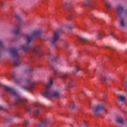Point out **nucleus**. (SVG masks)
Wrapping results in <instances>:
<instances>
[{"label":"nucleus","mask_w":127,"mask_h":127,"mask_svg":"<svg viewBox=\"0 0 127 127\" xmlns=\"http://www.w3.org/2000/svg\"><path fill=\"white\" fill-rule=\"evenodd\" d=\"M51 119L49 117H45L42 119L40 121V124H36V127H44L48 126L50 124Z\"/></svg>","instance_id":"6e6552de"},{"label":"nucleus","mask_w":127,"mask_h":127,"mask_svg":"<svg viewBox=\"0 0 127 127\" xmlns=\"http://www.w3.org/2000/svg\"><path fill=\"white\" fill-rule=\"evenodd\" d=\"M106 4L108 7H111V6H112V4L110 2H107Z\"/></svg>","instance_id":"473e14b6"},{"label":"nucleus","mask_w":127,"mask_h":127,"mask_svg":"<svg viewBox=\"0 0 127 127\" xmlns=\"http://www.w3.org/2000/svg\"><path fill=\"white\" fill-rule=\"evenodd\" d=\"M50 69H51V70H52V69H54V66H53V65H51L50 67Z\"/></svg>","instance_id":"79ce46f5"},{"label":"nucleus","mask_w":127,"mask_h":127,"mask_svg":"<svg viewBox=\"0 0 127 127\" xmlns=\"http://www.w3.org/2000/svg\"><path fill=\"white\" fill-rule=\"evenodd\" d=\"M102 79L104 80V81H107V80L109 79V76H104L102 77Z\"/></svg>","instance_id":"c85d7f7f"},{"label":"nucleus","mask_w":127,"mask_h":127,"mask_svg":"<svg viewBox=\"0 0 127 127\" xmlns=\"http://www.w3.org/2000/svg\"><path fill=\"white\" fill-rule=\"evenodd\" d=\"M3 5V3L2 2H0V5L2 6Z\"/></svg>","instance_id":"a18cd8bd"},{"label":"nucleus","mask_w":127,"mask_h":127,"mask_svg":"<svg viewBox=\"0 0 127 127\" xmlns=\"http://www.w3.org/2000/svg\"><path fill=\"white\" fill-rule=\"evenodd\" d=\"M58 59H59V56L54 57L52 59V61H57V60H58Z\"/></svg>","instance_id":"cd10ccee"},{"label":"nucleus","mask_w":127,"mask_h":127,"mask_svg":"<svg viewBox=\"0 0 127 127\" xmlns=\"http://www.w3.org/2000/svg\"><path fill=\"white\" fill-rule=\"evenodd\" d=\"M78 39H79V40H81V41H84V42H88V43H91V41L90 40L84 37L79 36H78Z\"/></svg>","instance_id":"4468645a"},{"label":"nucleus","mask_w":127,"mask_h":127,"mask_svg":"<svg viewBox=\"0 0 127 127\" xmlns=\"http://www.w3.org/2000/svg\"><path fill=\"white\" fill-rule=\"evenodd\" d=\"M116 12L119 16L122 15L123 12H124V7L121 6V4H119L116 6Z\"/></svg>","instance_id":"f8f14e48"},{"label":"nucleus","mask_w":127,"mask_h":127,"mask_svg":"<svg viewBox=\"0 0 127 127\" xmlns=\"http://www.w3.org/2000/svg\"><path fill=\"white\" fill-rule=\"evenodd\" d=\"M94 17H95L94 15L93 14H91L90 17V19H91V20H93V18H94Z\"/></svg>","instance_id":"c9c22d12"},{"label":"nucleus","mask_w":127,"mask_h":127,"mask_svg":"<svg viewBox=\"0 0 127 127\" xmlns=\"http://www.w3.org/2000/svg\"><path fill=\"white\" fill-rule=\"evenodd\" d=\"M0 110H2V107L1 106H0Z\"/></svg>","instance_id":"de8ad7c7"},{"label":"nucleus","mask_w":127,"mask_h":127,"mask_svg":"<svg viewBox=\"0 0 127 127\" xmlns=\"http://www.w3.org/2000/svg\"><path fill=\"white\" fill-rule=\"evenodd\" d=\"M54 74L55 76H57V75H58V73L57 72V71H55L54 72Z\"/></svg>","instance_id":"4c0bfd02"},{"label":"nucleus","mask_w":127,"mask_h":127,"mask_svg":"<svg viewBox=\"0 0 127 127\" xmlns=\"http://www.w3.org/2000/svg\"><path fill=\"white\" fill-rule=\"evenodd\" d=\"M116 122L117 124L123 125V124H124V119H123V117L121 116H119L116 119Z\"/></svg>","instance_id":"dca6fc26"},{"label":"nucleus","mask_w":127,"mask_h":127,"mask_svg":"<svg viewBox=\"0 0 127 127\" xmlns=\"http://www.w3.org/2000/svg\"><path fill=\"white\" fill-rule=\"evenodd\" d=\"M64 46L65 47V48H68L69 45L67 43H64Z\"/></svg>","instance_id":"7c9ffc66"},{"label":"nucleus","mask_w":127,"mask_h":127,"mask_svg":"<svg viewBox=\"0 0 127 127\" xmlns=\"http://www.w3.org/2000/svg\"><path fill=\"white\" fill-rule=\"evenodd\" d=\"M103 37V34L99 33L96 35V38L98 39L102 38Z\"/></svg>","instance_id":"393cba45"},{"label":"nucleus","mask_w":127,"mask_h":127,"mask_svg":"<svg viewBox=\"0 0 127 127\" xmlns=\"http://www.w3.org/2000/svg\"><path fill=\"white\" fill-rule=\"evenodd\" d=\"M7 105L9 106V107H11V104L9 103V102H7Z\"/></svg>","instance_id":"c03bdc74"},{"label":"nucleus","mask_w":127,"mask_h":127,"mask_svg":"<svg viewBox=\"0 0 127 127\" xmlns=\"http://www.w3.org/2000/svg\"><path fill=\"white\" fill-rule=\"evenodd\" d=\"M65 27L66 28H68V29H72V26H71V25H66L65 26Z\"/></svg>","instance_id":"72a5a7b5"},{"label":"nucleus","mask_w":127,"mask_h":127,"mask_svg":"<svg viewBox=\"0 0 127 127\" xmlns=\"http://www.w3.org/2000/svg\"><path fill=\"white\" fill-rule=\"evenodd\" d=\"M41 34H42V30L40 29H36L34 30L32 33L26 34L25 35L26 42L25 45L21 46V50H23V51H27L30 48L29 44H30V42L33 40V38L40 36Z\"/></svg>","instance_id":"f03ea898"},{"label":"nucleus","mask_w":127,"mask_h":127,"mask_svg":"<svg viewBox=\"0 0 127 127\" xmlns=\"http://www.w3.org/2000/svg\"><path fill=\"white\" fill-rule=\"evenodd\" d=\"M105 111H106V112H107V110H105Z\"/></svg>","instance_id":"3c124183"},{"label":"nucleus","mask_w":127,"mask_h":127,"mask_svg":"<svg viewBox=\"0 0 127 127\" xmlns=\"http://www.w3.org/2000/svg\"><path fill=\"white\" fill-rule=\"evenodd\" d=\"M117 100L118 102H122L123 103H126L127 102V99L126 97L122 94H118L117 96Z\"/></svg>","instance_id":"ddd939ff"},{"label":"nucleus","mask_w":127,"mask_h":127,"mask_svg":"<svg viewBox=\"0 0 127 127\" xmlns=\"http://www.w3.org/2000/svg\"><path fill=\"white\" fill-rule=\"evenodd\" d=\"M69 108L71 110H73L75 108V105H74V103H72L69 105Z\"/></svg>","instance_id":"a878e982"},{"label":"nucleus","mask_w":127,"mask_h":127,"mask_svg":"<svg viewBox=\"0 0 127 127\" xmlns=\"http://www.w3.org/2000/svg\"><path fill=\"white\" fill-rule=\"evenodd\" d=\"M83 5L85 6L90 5L92 8H94V5L92 4V2H91V0H87L86 1H85L83 2Z\"/></svg>","instance_id":"2eb2a0df"},{"label":"nucleus","mask_w":127,"mask_h":127,"mask_svg":"<svg viewBox=\"0 0 127 127\" xmlns=\"http://www.w3.org/2000/svg\"><path fill=\"white\" fill-rule=\"evenodd\" d=\"M68 67H71V63H67Z\"/></svg>","instance_id":"58836bf2"},{"label":"nucleus","mask_w":127,"mask_h":127,"mask_svg":"<svg viewBox=\"0 0 127 127\" xmlns=\"http://www.w3.org/2000/svg\"><path fill=\"white\" fill-rule=\"evenodd\" d=\"M33 52L37 54L39 57H41V56H43V53L40 51V46H35L32 48Z\"/></svg>","instance_id":"9d476101"},{"label":"nucleus","mask_w":127,"mask_h":127,"mask_svg":"<svg viewBox=\"0 0 127 127\" xmlns=\"http://www.w3.org/2000/svg\"><path fill=\"white\" fill-rule=\"evenodd\" d=\"M10 51L12 58H14L15 59L14 61V64L15 66H19L21 63L19 61V58H20V57L18 54V49H17V48H11L10 49Z\"/></svg>","instance_id":"20e7f679"},{"label":"nucleus","mask_w":127,"mask_h":127,"mask_svg":"<svg viewBox=\"0 0 127 127\" xmlns=\"http://www.w3.org/2000/svg\"><path fill=\"white\" fill-rule=\"evenodd\" d=\"M40 106H41V104H40V102H37L35 103V107H38Z\"/></svg>","instance_id":"c756f323"},{"label":"nucleus","mask_w":127,"mask_h":127,"mask_svg":"<svg viewBox=\"0 0 127 127\" xmlns=\"http://www.w3.org/2000/svg\"><path fill=\"white\" fill-rule=\"evenodd\" d=\"M23 124H24V126H28L29 125V124H30V122H29V120L25 119L24 121Z\"/></svg>","instance_id":"aec40b11"},{"label":"nucleus","mask_w":127,"mask_h":127,"mask_svg":"<svg viewBox=\"0 0 127 127\" xmlns=\"http://www.w3.org/2000/svg\"><path fill=\"white\" fill-rule=\"evenodd\" d=\"M68 10L71 12L74 11V7H73V6H70L68 8Z\"/></svg>","instance_id":"bb28decb"},{"label":"nucleus","mask_w":127,"mask_h":127,"mask_svg":"<svg viewBox=\"0 0 127 127\" xmlns=\"http://www.w3.org/2000/svg\"><path fill=\"white\" fill-rule=\"evenodd\" d=\"M12 78L14 80L15 84L16 85H20V83H21V81H22V78L21 77H17L16 75H13Z\"/></svg>","instance_id":"9b49d317"},{"label":"nucleus","mask_w":127,"mask_h":127,"mask_svg":"<svg viewBox=\"0 0 127 127\" xmlns=\"http://www.w3.org/2000/svg\"><path fill=\"white\" fill-rule=\"evenodd\" d=\"M4 89L10 96L14 97L16 105H24V103H27L28 102V99L23 98V97H21L19 93H17L13 87L4 86Z\"/></svg>","instance_id":"f257e3e1"},{"label":"nucleus","mask_w":127,"mask_h":127,"mask_svg":"<svg viewBox=\"0 0 127 127\" xmlns=\"http://www.w3.org/2000/svg\"><path fill=\"white\" fill-rule=\"evenodd\" d=\"M15 19H16V20H18V21H19L21 19L20 16L17 14L15 15Z\"/></svg>","instance_id":"412c9836"},{"label":"nucleus","mask_w":127,"mask_h":127,"mask_svg":"<svg viewBox=\"0 0 127 127\" xmlns=\"http://www.w3.org/2000/svg\"><path fill=\"white\" fill-rule=\"evenodd\" d=\"M105 109V105L103 104H98L92 108V111L95 115L98 116L101 111H103Z\"/></svg>","instance_id":"1a4fd4ad"},{"label":"nucleus","mask_w":127,"mask_h":127,"mask_svg":"<svg viewBox=\"0 0 127 127\" xmlns=\"http://www.w3.org/2000/svg\"><path fill=\"white\" fill-rule=\"evenodd\" d=\"M39 114V110H36L35 111H34V116L35 118H36V116Z\"/></svg>","instance_id":"5701e85b"},{"label":"nucleus","mask_w":127,"mask_h":127,"mask_svg":"<svg viewBox=\"0 0 127 127\" xmlns=\"http://www.w3.org/2000/svg\"><path fill=\"white\" fill-rule=\"evenodd\" d=\"M62 32V28H58L57 31L55 32L52 37L49 38L48 40L53 44H55L60 37V33Z\"/></svg>","instance_id":"423d86ee"},{"label":"nucleus","mask_w":127,"mask_h":127,"mask_svg":"<svg viewBox=\"0 0 127 127\" xmlns=\"http://www.w3.org/2000/svg\"><path fill=\"white\" fill-rule=\"evenodd\" d=\"M119 23L121 27H125V26L127 25V23H126L125 22V19H124L123 18H120Z\"/></svg>","instance_id":"f3484780"},{"label":"nucleus","mask_w":127,"mask_h":127,"mask_svg":"<svg viewBox=\"0 0 127 127\" xmlns=\"http://www.w3.org/2000/svg\"><path fill=\"white\" fill-rule=\"evenodd\" d=\"M0 49H3V48H4L3 47V42L2 41H0Z\"/></svg>","instance_id":"b1692460"},{"label":"nucleus","mask_w":127,"mask_h":127,"mask_svg":"<svg viewBox=\"0 0 127 127\" xmlns=\"http://www.w3.org/2000/svg\"><path fill=\"white\" fill-rule=\"evenodd\" d=\"M78 126H80V125H79V124H78Z\"/></svg>","instance_id":"603ef678"},{"label":"nucleus","mask_w":127,"mask_h":127,"mask_svg":"<svg viewBox=\"0 0 127 127\" xmlns=\"http://www.w3.org/2000/svg\"><path fill=\"white\" fill-rule=\"evenodd\" d=\"M1 84L0 83V87H1Z\"/></svg>","instance_id":"8fccbe9b"},{"label":"nucleus","mask_w":127,"mask_h":127,"mask_svg":"<svg viewBox=\"0 0 127 127\" xmlns=\"http://www.w3.org/2000/svg\"><path fill=\"white\" fill-rule=\"evenodd\" d=\"M48 56H51V53H50V52L48 53Z\"/></svg>","instance_id":"37998d69"},{"label":"nucleus","mask_w":127,"mask_h":127,"mask_svg":"<svg viewBox=\"0 0 127 127\" xmlns=\"http://www.w3.org/2000/svg\"><path fill=\"white\" fill-rule=\"evenodd\" d=\"M82 93H83V94H85V92H84V91H82Z\"/></svg>","instance_id":"09e8293b"},{"label":"nucleus","mask_w":127,"mask_h":127,"mask_svg":"<svg viewBox=\"0 0 127 127\" xmlns=\"http://www.w3.org/2000/svg\"><path fill=\"white\" fill-rule=\"evenodd\" d=\"M32 71H33V68H31V69H30L27 72H29V73H30V72H32Z\"/></svg>","instance_id":"ea45409f"},{"label":"nucleus","mask_w":127,"mask_h":127,"mask_svg":"<svg viewBox=\"0 0 127 127\" xmlns=\"http://www.w3.org/2000/svg\"><path fill=\"white\" fill-rule=\"evenodd\" d=\"M88 71H89V69H88V68H85L83 69V72H84V73H87Z\"/></svg>","instance_id":"e433bc0d"},{"label":"nucleus","mask_w":127,"mask_h":127,"mask_svg":"<svg viewBox=\"0 0 127 127\" xmlns=\"http://www.w3.org/2000/svg\"><path fill=\"white\" fill-rule=\"evenodd\" d=\"M81 127H85L86 126V122L83 121L80 125Z\"/></svg>","instance_id":"2f4dec72"},{"label":"nucleus","mask_w":127,"mask_h":127,"mask_svg":"<svg viewBox=\"0 0 127 127\" xmlns=\"http://www.w3.org/2000/svg\"><path fill=\"white\" fill-rule=\"evenodd\" d=\"M20 115V114L19 113H16L15 114V117L16 118H19Z\"/></svg>","instance_id":"f704fd0d"},{"label":"nucleus","mask_w":127,"mask_h":127,"mask_svg":"<svg viewBox=\"0 0 127 127\" xmlns=\"http://www.w3.org/2000/svg\"><path fill=\"white\" fill-rule=\"evenodd\" d=\"M24 82L27 84V86L20 85V88L22 90L28 91L31 90L33 87V85H35V81L31 78H28L24 80Z\"/></svg>","instance_id":"39448f33"},{"label":"nucleus","mask_w":127,"mask_h":127,"mask_svg":"<svg viewBox=\"0 0 127 127\" xmlns=\"http://www.w3.org/2000/svg\"><path fill=\"white\" fill-rule=\"evenodd\" d=\"M79 70H80V68H79V66L76 65L74 67V69L73 71V73L74 74H76V73H77V72H79Z\"/></svg>","instance_id":"6ab92c4d"},{"label":"nucleus","mask_w":127,"mask_h":127,"mask_svg":"<svg viewBox=\"0 0 127 127\" xmlns=\"http://www.w3.org/2000/svg\"><path fill=\"white\" fill-rule=\"evenodd\" d=\"M111 35H113V37H116V36L115 35H114L113 34H111Z\"/></svg>","instance_id":"49530a36"},{"label":"nucleus","mask_w":127,"mask_h":127,"mask_svg":"<svg viewBox=\"0 0 127 127\" xmlns=\"http://www.w3.org/2000/svg\"><path fill=\"white\" fill-rule=\"evenodd\" d=\"M61 78L64 81H65L66 87H67V88L73 87V85H74V79L69 77V73L66 72L64 73V75L61 76Z\"/></svg>","instance_id":"0eeeda50"},{"label":"nucleus","mask_w":127,"mask_h":127,"mask_svg":"<svg viewBox=\"0 0 127 127\" xmlns=\"http://www.w3.org/2000/svg\"><path fill=\"white\" fill-rule=\"evenodd\" d=\"M68 19H70V18H68Z\"/></svg>","instance_id":"864d4df0"},{"label":"nucleus","mask_w":127,"mask_h":127,"mask_svg":"<svg viewBox=\"0 0 127 127\" xmlns=\"http://www.w3.org/2000/svg\"><path fill=\"white\" fill-rule=\"evenodd\" d=\"M24 108L27 112H30L31 111V107L30 106H24Z\"/></svg>","instance_id":"4be33fe9"},{"label":"nucleus","mask_w":127,"mask_h":127,"mask_svg":"<svg viewBox=\"0 0 127 127\" xmlns=\"http://www.w3.org/2000/svg\"><path fill=\"white\" fill-rule=\"evenodd\" d=\"M21 28V27L20 26H16V29H14L13 30V32L14 34H18L19 32H20V29Z\"/></svg>","instance_id":"a211bd4d"},{"label":"nucleus","mask_w":127,"mask_h":127,"mask_svg":"<svg viewBox=\"0 0 127 127\" xmlns=\"http://www.w3.org/2000/svg\"><path fill=\"white\" fill-rule=\"evenodd\" d=\"M53 84L52 79L50 78L46 84V88L44 92L42 93L43 96L46 98H58L60 96V92L51 89V86Z\"/></svg>","instance_id":"7ed1b4c3"},{"label":"nucleus","mask_w":127,"mask_h":127,"mask_svg":"<svg viewBox=\"0 0 127 127\" xmlns=\"http://www.w3.org/2000/svg\"><path fill=\"white\" fill-rule=\"evenodd\" d=\"M124 14H125V15H126V16L127 17V10H126L124 12Z\"/></svg>","instance_id":"a19ab883"}]
</instances>
